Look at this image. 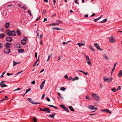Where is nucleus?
I'll return each instance as SVG.
<instances>
[{"mask_svg": "<svg viewBox=\"0 0 122 122\" xmlns=\"http://www.w3.org/2000/svg\"><path fill=\"white\" fill-rule=\"evenodd\" d=\"M39 58H38V59H37V60L36 61V62L33 65V67H34V66H35V65H36V63L39 61Z\"/></svg>", "mask_w": 122, "mask_h": 122, "instance_id": "c85d7f7f", "label": "nucleus"}, {"mask_svg": "<svg viewBox=\"0 0 122 122\" xmlns=\"http://www.w3.org/2000/svg\"><path fill=\"white\" fill-rule=\"evenodd\" d=\"M10 23L9 22L6 23L5 25V27L7 28H8L10 26Z\"/></svg>", "mask_w": 122, "mask_h": 122, "instance_id": "f3484780", "label": "nucleus"}, {"mask_svg": "<svg viewBox=\"0 0 122 122\" xmlns=\"http://www.w3.org/2000/svg\"><path fill=\"white\" fill-rule=\"evenodd\" d=\"M31 90V88H30L28 89L26 91L25 93L24 94V95L27 92H28L30 91Z\"/></svg>", "mask_w": 122, "mask_h": 122, "instance_id": "c9c22d12", "label": "nucleus"}, {"mask_svg": "<svg viewBox=\"0 0 122 122\" xmlns=\"http://www.w3.org/2000/svg\"><path fill=\"white\" fill-rule=\"evenodd\" d=\"M77 44L79 46H85V44L83 43H81L80 44L79 43H77Z\"/></svg>", "mask_w": 122, "mask_h": 122, "instance_id": "cd10ccee", "label": "nucleus"}, {"mask_svg": "<svg viewBox=\"0 0 122 122\" xmlns=\"http://www.w3.org/2000/svg\"><path fill=\"white\" fill-rule=\"evenodd\" d=\"M35 83V81L34 80L31 83L34 84Z\"/></svg>", "mask_w": 122, "mask_h": 122, "instance_id": "680f3d73", "label": "nucleus"}, {"mask_svg": "<svg viewBox=\"0 0 122 122\" xmlns=\"http://www.w3.org/2000/svg\"><path fill=\"white\" fill-rule=\"evenodd\" d=\"M85 75H87L88 74V72H83V73Z\"/></svg>", "mask_w": 122, "mask_h": 122, "instance_id": "bf43d9fd", "label": "nucleus"}, {"mask_svg": "<svg viewBox=\"0 0 122 122\" xmlns=\"http://www.w3.org/2000/svg\"><path fill=\"white\" fill-rule=\"evenodd\" d=\"M107 111H106V112H107L108 113H109L111 114V112L109 110H107Z\"/></svg>", "mask_w": 122, "mask_h": 122, "instance_id": "a18cd8bd", "label": "nucleus"}, {"mask_svg": "<svg viewBox=\"0 0 122 122\" xmlns=\"http://www.w3.org/2000/svg\"><path fill=\"white\" fill-rule=\"evenodd\" d=\"M107 109H105V110H102L101 111L102 112H104L105 111V112H106V111H107Z\"/></svg>", "mask_w": 122, "mask_h": 122, "instance_id": "338daca9", "label": "nucleus"}, {"mask_svg": "<svg viewBox=\"0 0 122 122\" xmlns=\"http://www.w3.org/2000/svg\"><path fill=\"white\" fill-rule=\"evenodd\" d=\"M46 100H47L48 102H50V99L48 97H46Z\"/></svg>", "mask_w": 122, "mask_h": 122, "instance_id": "5fc2aeb1", "label": "nucleus"}, {"mask_svg": "<svg viewBox=\"0 0 122 122\" xmlns=\"http://www.w3.org/2000/svg\"><path fill=\"white\" fill-rule=\"evenodd\" d=\"M119 77H121L122 76V70H121L119 71L117 75Z\"/></svg>", "mask_w": 122, "mask_h": 122, "instance_id": "2eb2a0df", "label": "nucleus"}, {"mask_svg": "<svg viewBox=\"0 0 122 122\" xmlns=\"http://www.w3.org/2000/svg\"><path fill=\"white\" fill-rule=\"evenodd\" d=\"M27 12L30 14V16H31L32 15L31 14V12L30 10H28L27 11Z\"/></svg>", "mask_w": 122, "mask_h": 122, "instance_id": "49530a36", "label": "nucleus"}, {"mask_svg": "<svg viewBox=\"0 0 122 122\" xmlns=\"http://www.w3.org/2000/svg\"><path fill=\"white\" fill-rule=\"evenodd\" d=\"M6 40L7 41L11 42L12 41V39L11 37L9 36H8L6 38Z\"/></svg>", "mask_w": 122, "mask_h": 122, "instance_id": "9d476101", "label": "nucleus"}, {"mask_svg": "<svg viewBox=\"0 0 122 122\" xmlns=\"http://www.w3.org/2000/svg\"><path fill=\"white\" fill-rule=\"evenodd\" d=\"M26 43V41L24 39L22 40L21 41V44L23 45H25Z\"/></svg>", "mask_w": 122, "mask_h": 122, "instance_id": "dca6fc26", "label": "nucleus"}, {"mask_svg": "<svg viewBox=\"0 0 122 122\" xmlns=\"http://www.w3.org/2000/svg\"><path fill=\"white\" fill-rule=\"evenodd\" d=\"M4 30V29L3 28H1L0 30V31H3Z\"/></svg>", "mask_w": 122, "mask_h": 122, "instance_id": "774afa93", "label": "nucleus"}, {"mask_svg": "<svg viewBox=\"0 0 122 122\" xmlns=\"http://www.w3.org/2000/svg\"><path fill=\"white\" fill-rule=\"evenodd\" d=\"M23 9L24 10H25L27 8V7L24 6H23L21 8Z\"/></svg>", "mask_w": 122, "mask_h": 122, "instance_id": "37998d69", "label": "nucleus"}, {"mask_svg": "<svg viewBox=\"0 0 122 122\" xmlns=\"http://www.w3.org/2000/svg\"><path fill=\"white\" fill-rule=\"evenodd\" d=\"M5 46L7 48H10L11 46V44L8 42H6L5 45Z\"/></svg>", "mask_w": 122, "mask_h": 122, "instance_id": "9b49d317", "label": "nucleus"}, {"mask_svg": "<svg viewBox=\"0 0 122 122\" xmlns=\"http://www.w3.org/2000/svg\"><path fill=\"white\" fill-rule=\"evenodd\" d=\"M55 115V113H53L52 115H49V117L52 118H54V117Z\"/></svg>", "mask_w": 122, "mask_h": 122, "instance_id": "6ab92c4d", "label": "nucleus"}, {"mask_svg": "<svg viewBox=\"0 0 122 122\" xmlns=\"http://www.w3.org/2000/svg\"><path fill=\"white\" fill-rule=\"evenodd\" d=\"M59 25V24L57 23V22H56V23H54L53 24H51L49 25Z\"/></svg>", "mask_w": 122, "mask_h": 122, "instance_id": "c756f323", "label": "nucleus"}, {"mask_svg": "<svg viewBox=\"0 0 122 122\" xmlns=\"http://www.w3.org/2000/svg\"><path fill=\"white\" fill-rule=\"evenodd\" d=\"M27 100L29 101L31 103L34 104H40V103H37L33 101L30 98H28L27 99Z\"/></svg>", "mask_w": 122, "mask_h": 122, "instance_id": "7ed1b4c3", "label": "nucleus"}, {"mask_svg": "<svg viewBox=\"0 0 122 122\" xmlns=\"http://www.w3.org/2000/svg\"><path fill=\"white\" fill-rule=\"evenodd\" d=\"M53 3L54 5H55L56 4V0H53Z\"/></svg>", "mask_w": 122, "mask_h": 122, "instance_id": "0e129e2a", "label": "nucleus"}, {"mask_svg": "<svg viewBox=\"0 0 122 122\" xmlns=\"http://www.w3.org/2000/svg\"><path fill=\"white\" fill-rule=\"evenodd\" d=\"M3 45L2 43L0 42V49L3 47Z\"/></svg>", "mask_w": 122, "mask_h": 122, "instance_id": "79ce46f5", "label": "nucleus"}, {"mask_svg": "<svg viewBox=\"0 0 122 122\" xmlns=\"http://www.w3.org/2000/svg\"><path fill=\"white\" fill-rule=\"evenodd\" d=\"M52 29L53 30H61V29L58 28H52Z\"/></svg>", "mask_w": 122, "mask_h": 122, "instance_id": "72a5a7b5", "label": "nucleus"}, {"mask_svg": "<svg viewBox=\"0 0 122 122\" xmlns=\"http://www.w3.org/2000/svg\"><path fill=\"white\" fill-rule=\"evenodd\" d=\"M13 74H10L9 73H7L6 75L8 76H9V75H12Z\"/></svg>", "mask_w": 122, "mask_h": 122, "instance_id": "6e6d98bb", "label": "nucleus"}, {"mask_svg": "<svg viewBox=\"0 0 122 122\" xmlns=\"http://www.w3.org/2000/svg\"><path fill=\"white\" fill-rule=\"evenodd\" d=\"M48 106H49L53 107L54 108H55V109H57L58 108L56 107L55 106L53 105H48Z\"/></svg>", "mask_w": 122, "mask_h": 122, "instance_id": "f704fd0d", "label": "nucleus"}, {"mask_svg": "<svg viewBox=\"0 0 122 122\" xmlns=\"http://www.w3.org/2000/svg\"><path fill=\"white\" fill-rule=\"evenodd\" d=\"M16 47L17 48H19L21 47V46L20 44H17L16 45Z\"/></svg>", "mask_w": 122, "mask_h": 122, "instance_id": "4be33fe9", "label": "nucleus"}, {"mask_svg": "<svg viewBox=\"0 0 122 122\" xmlns=\"http://www.w3.org/2000/svg\"><path fill=\"white\" fill-rule=\"evenodd\" d=\"M103 78L104 81L108 83H110L111 82L113 79L112 77H111L110 78H108L105 76H103Z\"/></svg>", "mask_w": 122, "mask_h": 122, "instance_id": "f03ea898", "label": "nucleus"}, {"mask_svg": "<svg viewBox=\"0 0 122 122\" xmlns=\"http://www.w3.org/2000/svg\"><path fill=\"white\" fill-rule=\"evenodd\" d=\"M24 51V50L23 49H20L18 50V52L20 53L23 52Z\"/></svg>", "mask_w": 122, "mask_h": 122, "instance_id": "b1692460", "label": "nucleus"}, {"mask_svg": "<svg viewBox=\"0 0 122 122\" xmlns=\"http://www.w3.org/2000/svg\"><path fill=\"white\" fill-rule=\"evenodd\" d=\"M46 80H44L42 83L41 84V85L40 86V88L42 90L44 85V84Z\"/></svg>", "mask_w": 122, "mask_h": 122, "instance_id": "f8f14e48", "label": "nucleus"}, {"mask_svg": "<svg viewBox=\"0 0 122 122\" xmlns=\"http://www.w3.org/2000/svg\"><path fill=\"white\" fill-rule=\"evenodd\" d=\"M7 86V85H6L4 84H2L1 87L2 88H3L4 87H6Z\"/></svg>", "mask_w": 122, "mask_h": 122, "instance_id": "4c0bfd02", "label": "nucleus"}, {"mask_svg": "<svg viewBox=\"0 0 122 122\" xmlns=\"http://www.w3.org/2000/svg\"><path fill=\"white\" fill-rule=\"evenodd\" d=\"M66 89V88H64V87H62L61 88H60V90H62L63 91H64Z\"/></svg>", "mask_w": 122, "mask_h": 122, "instance_id": "a19ab883", "label": "nucleus"}, {"mask_svg": "<svg viewBox=\"0 0 122 122\" xmlns=\"http://www.w3.org/2000/svg\"><path fill=\"white\" fill-rule=\"evenodd\" d=\"M21 89L20 88H18L17 89H15L13 90V91H16L18 90H20Z\"/></svg>", "mask_w": 122, "mask_h": 122, "instance_id": "09e8293b", "label": "nucleus"}, {"mask_svg": "<svg viewBox=\"0 0 122 122\" xmlns=\"http://www.w3.org/2000/svg\"><path fill=\"white\" fill-rule=\"evenodd\" d=\"M4 52L6 54H9L10 52V50L9 49L6 48L4 49Z\"/></svg>", "mask_w": 122, "mask_h": 122, "instance_id": "6e6552de", "label": "nucleus"}, {"mask_svg": "<svg viewBox=\"0 0 122 122\" xmlns=\"http://www.w3.org/2000/svg\"><path fill=\"white\" fill-rule=\"evenodd\" d=\"M52 55V53L51 55H49L48 56V58L47 61H49L51 57V56Z\"/></svg>", "mask_w": 122, "mask_h": 122, "instance_id": "ea45409f", "label": "nucleus"}, {"mask_svg": "<svg viewBox=\"0 0 122 122\" xmlns=\"http://www.w3.org/2000/svg\"><path fill=\"white\" fill-rule=\"evenodd\" d=\"M33 120L34 122H36L37 121V119L35 117H33Z\"/></svg>", "mask_w": 122, "mask_h": 122, "instance_id": "e433bc0d", "label": "nucleus"}, {"mask_svg": "<svg viewBox=\"0 0 122 122\" xmlns=\"http://www.w3.org/2000/svg\"><path fill=\"white\" fill-rule=\"evenodd\" d=\"M11 36H15V31L13 30L11 31Z\"/></svg>", "mask_w": 122, "mask_h": 122, "instance_id": "4468645a", "label": "nucleus"}, {"mask_svg": "<svg viewBox=\"0 0 122 122\" xmlns=\"http://www.w3.org/2000/svg\"><path fill=\"white\" fill-rule=\"evenodd\" d=\"M86 61L87 64L90 66H91V63L90 60L89 56H86Z\"/></svg>", "mask_w": 122, "mask_h": 122, "instance_id": "20e7f679", "label": "nucleus"}, {"mask_svg": "<svg viewBox=\"0 0 122 122\" xmlns=\"http://www.w3.org/2000/svg\"><path fill=\"white\" fill-rule=\"evenodd\" d=\"M91 96L92 98L97 101H98L100 99V97L98 95L95 93L91 94Z\"/></svg>", "mask_w": 122, "mask_h": 122, "instance_id": "f257e3e1", "label": "nucleus"}, {"mask_svg": "<svg viewBox=\"0 0 122 122\" xmlns=\"http://www.w3.org/2000/svg\"><path fill=\"white\" fill-rule=\"evenodd\" d=\"M46 12V10H44L42 12V14H43L45 15V14Z\"/></svg>", "mask_w": 122, "mask_h": 122, "instance_id": "de8ad7c7", "label": "nucleus"}, {"mask_svg": "<svg viewBox=\"0 0 122 122\" xmlns=\"http://www.w3.org/2000/svg\"><path fill=\"white\" fill-rule=\"evenodd\" d=\"M98 20L97 18L93 20V21H95V22H96Z\"/></svg>", "mask_w": 122, "mask_h": 122, "instance_id": "8fccbe9b", "label": "nucleus"}, {"mask_svg": "<svg viewBox=\"0 0 122 122\" xmlns=\"http://www.w3.org/2000/svg\"><path fill=\"white\" fill-rule=\"evenodd\" d=\"M57 94L62 99H63V97L61 96L60 93L59 92H58Z\"/></svg>", "mask_w": 122, "mask_h": 122, "instance_id": "58836bf2", "label": "nucleus"}, {"mask_svg": "<svg viewBox=\"0 0 122 122\" xmlns=\"http://www.w3.org/2000/svg\"><path fill=\"white\" fill-rule=\"evenodd\" d=\"M107 19H105L103 20L102 21L100 22V23H104L107 21Z\"/></svg>", "mask_w": 122, "mask_h": 122, "instance_id": "473e14b6", "label": "nucleus"}, {"mask_svg": "<svg viewBox=\"0 0 122 122\" xmlns=\"http://www.w3.org/2000/svg\"><path fill=\"white\" fill-rule=\"evenodd\" d=\"M60 57H62V56H59V58L58 60V61H59V60L61 58Z\"/></svg>", "mask_w": 122, "mask_h": 122, "instance_id": "e2e57ef3", "label": "nucleus"}, {"mask_svg": "<svg viewBox=\"0 0 122 122\" xmlns=\"http://www.w3.org/2000/svg\"><path fill=\"white\" fill-rule=\"evenodd\" d=\"M17 34L19 36L20 35V32L19 30H18L16 32Z\"/></svg>", "mask_w": 122, "mask_h": 122, "instance_id": "a878e982", "label": "nucleus"}, {"mask_svg": "<svg viewBox=\"0 0 122 122\" xmlns=\"http://www.w3.org/2000/svg\"><path fill=\"white\" fill-rule=\"evenodd\" d=\"M13 66H15L16 64H19L20 63L19 62H16L15 61H13Z\"/></svg>", "mask_w": 122, "mask_h": 122, "instance_id": "2f4dec72", "label": "nucleus"}, {"mask_svg": "<svg viewBox=\"0 0 122 122\" xmlns=\"http://www.w3.org/2000/svg\"><path fill=\"white\" fill-rule=\"evenodd\" d=\"M69 108L71 111L73 112H74V110L73 109V108L72 106H70L69 107Z\"/></svg>", "mask_w": 122, "mask_h": 122, "instance_id": "393cba45", "label": "nucleus"}, {"mask_svg": "<svg viewBox=\"0 0 122 122\" xmlns=\"http://www.w3.org/2000/svg\"><path fill=\"white\" fill-rule=\"evenodd\" d=\"M94 46L95 47L97 48L98 50L101 51H102L103 50L99 46V45L97 43H94Z\"/></svg>", "mask_w": 122, "mask_h": 122, "instance_id": "423d86ee", "label": "nucleus"}, {"mask_svg": "<svg viewBox=\"0 0 122 122\" xmlns=\"http://www.w3.org/2000/svg\"><path fill=\"white\" fill-rule=\"evenodd\" d=\"M40 109V110L41 111H44V109H42L41 108H39Z\"/></svg>", "mask_w": 122, "mask_h": 122, "instance_id": "69168bd1", "label": "nucleus"}, {"mask_svg": "<svg viewBox=\"0 0 122 122\" xmlns=\"http://www.w3.org/2000/svg\"><path fill=\"white\" fill-rule=\"evenodd\" d=\"M79 79V77H76L74 78H73L72 79V80L73 81H74L76 80H78Z\"/></svg>", "mask_w": 122, "mask_h": 122, "instance_id": "bb28decb", "label": "nucleus"}, {"mask_svg": "<svg viewBox=\"0 0 122 122\" xmlns=\"http://www.w3.org/2000/svg\"><path fill=\"white\" fill-rule=\"evenodd\" d=\"M22 71H20L19 72L17 73L16 74V75H17L19 74H20V73H21Z\"/></svg>", "mask_w": 122, "mask_h": 122, "instance_id": "864d4df0", "label": "nucleus"}, {"mask_svg": "<svg viewBox=\"0 0 122 122\" xmlns=\"http://www.w3.org/2000/svg\"><path fill=\"white\" fill-rule=\"evenodd\" d=\"M111 90L114 92H115L116 91L118 90V89H116L114 88L111 89Z\"/></svg>", "mask_w": 122, "mask_h": 122, "instance_id": "5701e85b", "label": "nucleus"}, {"mask_svg": "<svg viewBox=\"0 0 122 122\" xmlns=\"http://www.w3.org/2000/svg\"><path fill=\"white\" fill-rule=\"evenodd\" d=\"M72 79V77L71 76H70L69 77H68V78L67 79V80H71Z\"/></svg>", "mask_w": 122, "mask_h": 122, "instance_id": "3c124183", "label": "nucleus"}, {"mask_svg": "<svg viewBox=\"0 0 122 122\" xmlns=\"http://www.w3.org/2000/svg\"><path fill=\"white\" fill-rule=\"evenodd\" d=\"M88 108L89 109L91 110H97L98 109L97 107L92 105L89 106L88 107Z\"/></svg>", "mask_w": 122, "mask_h": 122, "instance_id": "0eeeda50", "label": "nucleus"}, {"mask_svg": "<svg viewBox=\"0 0 122 122\" xmlns=\"http://www.w3.org/2000/svg\"><path fill=\"white\" fill-rule=\"evenodd\" d=\"M64 77L66 79H67L68 78V77L67 76V75H66Z\"/></svg>", "mask_w": 122, "mask_h": 122, "instance_id": "052dcab7", "label": "nucleus"}, {"mask_svg": "<svg viewBox=\"0 0 122 122\" xmlns=\"http://www.w3.org/2000/svg\"><path fill=\"white\" fill-rule=\"evenodd\" d=\"M63 109L65 111L67 112H69V110H68V108L65 107H63Z\"/></svg>", "mask_w": 122, "mask_h": 122, "instance_id": "7c9ffc66", "label": "nucleus"}, {"mask_svg": "<svg viewBox=\"0 0 122 122\" xmlns=\"http://www.w3.org/2000/svg\"><path fill=\"white\" fill-rule=\"evenodd\" d=\"M109 41L110 42L113 43L115 42L116 40L113 36H111L109 38Z\"/></svg>", "mask_w": 122, "mask_h": 122, "instance_id": "39448f33", "label": "nucleus"}, {"mask_svg": "<svg viewBox=\"0 0 122 122\" xmlns=\"http://www.w3.org/2000/svg\"><path fill=\"white\" fill-rule=\"evenodd\" d=\"M60 106L63 109V107H65L64 105H60Z\"/></svg>", "mask_w": 122, "mask_h": 122, "instance_id": "603ef678", "label": "nucleus"}, {"mask_svg": "<svg viewBox=\"0 0 122 122\" xmlns=\"http://www.w3.org/2000/svg\"><path fill=\"white\" fill-rule=\"evenodd\" d=\"M89 47L93 51H95V50L92 47V46H89Z\"/></svg>", "mask_w": 122, "mask_h": 122, "instance_id": "412c9836", "label": "nucleus"}, {"mask_svg": "<svg viewBox=\"0 0 122 122\" xmlns=\"http://www.w3.org/2000/svg\"><path fill=\"white\" fill-rule=\"evenodd\" d=\"M5 33L8 36H11V31L9 30H8L5 31Z\"/></svg>", "mask_w": 122, "mask_h": 122, "instance_id": "ddd939ff", "label": "nucleus"}, {"mask_svg": "<svg viewBox=\"0 0 122 122\" xmlns=\"http://www.w3.org/2000/svg\"><path fill=\"white\" fill-rule=\"evenodd\" d=\"M5 36V35L4 33L0 34V38L1 39Z\"/></svg>", "mask_w": 122, "mask_h": 122, "instance_id": "aec40b11", "label": "nucleus"}, {"mask_svg": "<svg viewBox=\"0 0 122 122\" xmlns=\"http://www.w3.org/2000/svg\"><path fill=\"white\" fill-rule=\"evenodd\" d=\"M35 56L36 58H37V53L36 52L35 53Z\"/></svg>", "mask_w": 122, "mask_h": 122, "instance_id": "13d9d810", "label": "nucleus"}, {"mask_svg": "<svg viewBox=\"0 0 122 122\" xmlns=\"http://www.w3.org/2000/svg\"><path fill=\"white\" fill-rule=\"evenodd\" d=\"M50 109L45 107L44 108L43 111L45 112L46 113H50Z\"/></svg>", "mask_w": 122, "mask_h": 122, "instance_id": "1a4fd4ad", "label": "nucleus"}, {"mask_svg": "<svg viewBox=\"0 0 122 122\" xmlns=\"http://www.w3.org/2000/svg\"><path fill=\"white\" fill-rule=\"evenodd\" d=\"M70 42V41H68L67 42H62V44L64 45H65V44H66V43L67 42Z\"/></svg>", "mask_w": 122, "mask_h": 122, "instance_id": "4d7b16f0", "label": "nucleus"}, {"mask_svg": "<svg viewBox=\"0 0 122 122\" xmlns=\"http://www.w3.org/2000/svg\"><path fill=\"white\" fill-rule=\"evenodd\" d=\"M102 56L104 58H105L107 60H108L110 59L108 58V56L106 54H103Z\"/></svg>", "mask_w": 122, "mask_h": 122, "instance_id": "a211bd4d", "label": "nucleus"}, {"mask_svg": "<svg viewBox=\"0 0 122 122\" xmlns=\"http://www.w3.org/2000/svg\"><path fill=\"white\" fill-rule=\"evenodd\" d=\"M86 99H87L89 100H91V98H89V96H87L86 97Z\"/></svg>", "mask_w": 122, "mask_h": 122, "instance_id": "c03bdc74", "label": "nucleus"}]
</instances>
